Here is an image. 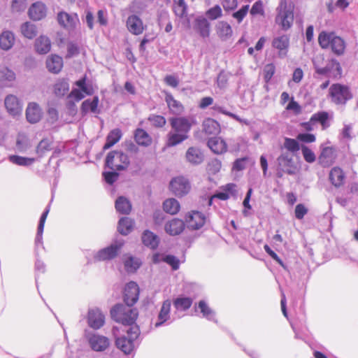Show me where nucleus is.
Returning a JSON list of instances; mask_svg holds the SVG:
<instances>
[{
  "mask_svg": "<svg viewBox=\"0 0 358 358\" xmlns=\"http://www.w3.org/2000/svg\"><path fill=\"white\" fill-rule=\"evenodd\" d=\"M148 120L151 124L157 128H162L166 124L165 117L162 115L152 114L148 117Z\"/></svg>",
  "mask_w": 358,
  "mask_h": 358,
  "instance_id": "nucleus-49",
  "label": "nucleus"
},
{
  "mask_svg": "<svg viewBox=\"0 0 358 358\" xmlns=\"http://www.w3.org/2000/svg\"><path fill=\"white\" fill-rule=\"evenodd\" d=\"M216 34L222 41L229 39L233 35L231 25L225 21H220L215 27Z\"/></svg>",
  "mask_w": 358,
  "mask_h": 358,
  "instance_id": "nucleus-31",
  "label": "nucleus"
},
{
  "mask_svg": "<svg viewBox=\"0 0 358 358\" xmlns=\"http://www.w3.org/2000/svg\"><path fill=\"white\" fill-rule=\"evenodd\" d=\"M307 213L308 208L305 206L304 204L299 203L296 206L294 215L296 219L302 220Z\"/></svg>",
  "mask_w": 358,
  "mask_h": 358,
  "instance_id": "nucleus-62",
  "label": "nucleus"
},
{
  "mask_svg": "<svg viewBox=\"0 0 358 358\" xmlns=\"http://www.w3.org/2000/svg\"><path fill=\"white\" fill-rule=\"evenodd\" d=\"M312 121L315 122H318L321 124L322 129L323 130L326 129L329 127V123L328 122L329 118V115L327 111H320L314 113L312 116Z\"/></svg>",
  "mask_w": 358,
  "mask_h": 358,
  "instance_id": "nucleus-44",
  "label": "nucleus"
},
{
  "mask_svg": "<svg viewBox=\"0 0 358 358\" xmlns=\"http://www.w3.org/2000/svg\"><path fill=\"white\" fill-rule=\"evenodd\" d=\"M69 90V85L67 80L64 78L57 80L53 85V92L55 96H64Z\"/></svg>",
  "mask_w": 358,
  "mask_h": 358,
  "instance_id": "nucleus-40",
  "label": "nucleus"
},
{
  "mask_svg": "<svg viewBox=\"0 0 358 358\" xmlns=\"http://www.w3.org/2000/svg\"><path fill=\"white\" fill-rule=\"evenodd\" d=\"M207 145L210 150L217 155H222L227 151V144L220 137L209 138Z\"/></svg>",
  "mask_w": 358,
  "mask_h": 358,
  "instance_id": "nucleus-23",
  "label": "nucleus"
},
{
  "mask_svg": "<svg viewBox=\"0 0 358 358\" xmlns=\"http://www.w3.org/2000/svg\"><path fill=\"white\" fill-rule=\"evenodd\" d=\"M194 29L202 38H208L210 34V23L202 16L198 17L194 22Z\"/></svg>",
  "mask_w": 358,
  "mask_h": 358,
  "instance_id": "nucleus-19",
  "label": "nucleus"
},
{
  "mask_svg": "<svg viewBox=\"0 0 358 358\" xmlns=\"http://www.w3.org/2000/svg\"><path fill=\"white\" fill-rule=\"evenodd\" d=\"M284 147L288 151L292 152H296L300 150L299 143L297 141V139L285 138L284 142Z\"/></svg>",
  "mask_w": 358,
  "mask_h": 358,
  "instance_id": "nucleus-54",
  "label": "nucleus"
},
{
  "mask_svg": "<svg viewBox=\"0 0 358 358\" xmlns=\"http://www.w3.org/2000/svg\"><path fill=\"white\" fill-rule=\"evenodd\" d=\"M134 221L129 217H122L118 222L117 229L122 235L129 234L133 229Z\"/></svg>",
  "mask_w": 358,
  "mask_h": 358,
  "instance_id": "nucleus-41",
  "label": "nucleus"
},
{
  "mask_svg": "<svg viewBox=\"0 0 358 358\" xmlns=\"http://www.w3.org/2000/svg\"><path fill=\"white\" fill-rule=\"evenodd\" d=\"M248 160L249 158L247 157L236 159L233 164L232 169L236 171H240L245 169L246 167V164L248 162Z\"/></svg>",
  "mask_w": 358,
  "mask_h": 358,
  "instance_id": "nucleus-60",
  "label": "nucleus"
},
{
  "mask_svg": "<svg viewBox=\"0 0 358 358\" xmlns=\"http://www.w3.org/2000/svg\"><path fill=\"white\" fill-rule=\"evenodd\" d=\"M164 210L170 215H176L180 210V205L178 200L174 198L166 199L163 203Z\"/></svg>",
  "mask_w": 358,
  "mask_h": 358,
  "instance_id": "nucleus-38",
  "label": "nucleus"
},
{
  "mask_svg": "<svg viewBox=\"0 0 358 358\" xmlns=\"http://www.w3.org/2000/svg\"><path fill=\"white\" fill-rule=\"evenodd\" d=\"M127 27L134 35L141 34L144 31L143 21L135 15H131L127 18Z\"/></svg>",
  "mask_w": 358,
  "mask_h": 358,
  "instance_id": "nucleus-26",
  "label": "nucleus"
},
{
  "mask_svg": "<svg viewBox=\"0 0 358 358\" xmlns=\"http://www.w3.org/2000/svg\"><path fill=\"white\" fill-rule=\"evenodd\" d=\"M169 122L173 131L167 134L166 146L173 147L188 138L194 122L187 117H171Z\"/></svg>",
  "mask_w": 358,
  "mask_h": 358,
  "instance_id": "nucleus-1",
  "label": "nucleus"
},
{
  "mask_svg": "<svg viewBox=\"0 0 358 358\" xmlns=\"http://www.w3.org/2000/svg\"><path fill=\"white\" fill-rule=\"evenodd\" d=\"M124 264L127 272H134L140 266L141 263L138 259H135L132 257H129L124 260Z\"/></svg>",
  "mask_w": 358,
  "mask_h": 358,
  "instance_id": "nucleus-51",
  "label": "nucleus"
},
{
  "mask_svg": "<svg viewBox=\"0 0 358 358\" xmlns=\"http://www.w3.org/2000/svg\"><path fill=\"white\" fill-rule=\"evenodd\" d=\"M5 107L11 115L15 116L21 113L22 107L17 97L13 94L6 96L4 101Z\"/></svg>",
  "mask_w": 358,
  "mask_h": 358,
  "instance_id": "nucleus-21",
  "label": "nucleus"
},
{
  "mask_svg": "<svg viewBox=\"0 0 358 358\" xmlns=\"http://www.w3.org/2000/svg\"><path fill=\"white\" fill-rule=\"evenodd\" d=\"M15 43L14 34L10 31H4L0 35V48L4 50L10 49Z\"/></svg>",
  "mask_w": 358,
  "mask_h": 358,
  "instance_id": "nucleus-35",
  "label": "nucleus"
},
{
  "mask_svg": "<svg viewBox=\"0 0 358 358\" xmlns=\"http://www.w3.org/2000/svg\"><path fill=\"white\" fill-rule=\"evenodd\" d=\"M192 302L189 297H178L173 301V305L178 310H186L191 307Z\"/></svg>",
  "mask_w": 358,
  "mask_h": 358,
  "instance_id": "nucleus-45",
  "label": "nucleus"
},
{
  "mask_svg": "<svg viewBox=\"0 0 358 358\" xmlns=\"http://www.w3.org/2000/svg\"><path fill=\"white\" fill-rule=\"evenodd\" d=\"M128 338L126 336H121L117 338L115 344L117 348L121 350L124 353L130 354L134 348V341L136 340L140 334V329L138 326L129 327L127 331Z\"/></svg>",
  "mask_w": 358,
  "mask_h": 358,
  "instance_id": "nucleus-7",
  "label": "nucleus"
},
{
  "mask_svg": "<svg viewBox=\"0 0 358 358\" xmlns=\"http://www.w3.org/2000/svg\"><path fill=\"white\" fill-rule=\"evenodd\" d=\"M134 138L137 145L142 147H149L152 143V138L143 129L138 128L134 131Z\"/></svg>",
  "mask_w": 358,
  "mask_h": 358,
  "instance_id": "nucleus-28",
  "label": "nucleus"
},
{
  "mask_svg": "<svg viewBox=\"0 0 358 358\" xmlns=\"http://www.w3.org/2000/svg\"><path fill=\"white\" fill-rule=\"evenodd\" d=\"M250 13L252 16L261 15L264 16V9L263 3L261 1H256L252 6Z\"/></svg>",
  "mask_w": 358,
  "mask_h": 358,
  "instance_id": "nucleus-56",
  "label": "nucleus"
},
{
  "mask_svg": "<svg viewBox=\"0 0 358 358\" xmlns=\"http://www.w3.org/2000/svg\"><path fill=\"white\" fill-rule=\"evenodd\" d=\"M202 131L206 135L217 134L220 131V124L213 118H206L202 123Z\"/></svg>",
  "mask_w": 358,
  "mask_h": 358,
  "instance_id": "nucleus-32",
  "label": "nucleus"
},
{
  "mask_svg": "<svg viewBox=\"0 0 358 358\" xmlns=\"http://www.w3.org/2000/svg\"><path fill=\"white\" fill-rule=\"evenodd\" d=\"M206 15L211 20H217L222 16V8L219 5H215L206 10Z\"/></svg>",
  "mask_w": 358,
  "mask_h": 358,
  "instance_id": "nucleus-52",
  "label": "nucleus"
},
{
  "mask_svg": "<svg viewBox=\"0 0 358 358\" xmlns=\"http://www.w3.org/2000/svg\"><path fill=\"white\" fill-rule=\"evenodd\" d=\"M285 108L287 110L292 111L294 114L296 115H299L302 111L301 106L294 100V97L290 99L289 103Z\"/></svg>",
  "mask_w": 358,
  "mask_h": 358,
  "instance_id": "nucleus-59",
  "label": "nucleus"
},
{
  "mask_svg": "<svg viewBox=\"0 0 358 358\" xmlns=\"http://www.w3.org/2000/svg\"><path fill=\"white\" fill-rule=\"evenodd\" d=\"M29 16L34 20H40L46 15V7L42 2L34 3L29 9Z\"/></svg>",
  "mask_w": 358,
  "mask_h": 358,
  "instance_id": "nucleus-29",
  "label": "nucleus"
},
{
  "mask_svg": "<svg viewBox=\"0 0 358 358\" xmlns=\"http://www.w3.org/2000/svg\"><path fill=\"white\" fill-rule=\"evenodd\" d=\"M139 287L134 281L128 282L124 289L123 299L129 306H133L138 300Z\"/></svg>",
  "mask_w": 358,
  "mask_h": 358,
  "instance_id": "nucleus-11",
  "label": "nucleus"
},
{
  "mask_svg": "<svg viewBox=\"0 0 358 358\" xmlns=\"http://www.w3.org/2000/svg\"><path fill=\"white\" fill-rule=\"evenodd\" d=\"M222 6L227 12L235 10L238 6L237 0H222Z\"/></svg>",
  "mask_w": 358,
  "mask_h": 358,
  "instance_id": "nucleus-63",
  "label": "nucleus"
},
{
  "mask_svg": "<svg viewBox=\"0 0 358 358\" xmlns=\"http://www.w3.org/2000/svg\"><path fill=\"white\" fill-rule=\"evenodd\" d=\"M171 302L169 299L164 301L162 303L161 310L158 315V322L155 323V327H159L169 318Z\"/></svg>",
  "mask_w": 358,
  "mask_h": 358,
  "instance_id": "nucleus-37",
  "label": "nucleus"
},
{
  "mask_svg": "<svg viewBox=\"0 0 358 358\" xmlns=\"http://www.w3.org/2000/svg\"><path fill=\"white\" fill-rule=\"evenodd\" d=\"M34 46L38 53L44 55L50 51L51 42L48 37L41 36L36 40Z\"/></svg>",
  "mask_w": 358,
  "mask_h": 358,
  "instance_id": "nucleus-33",
  "label": "nucleus"
},
{
  "mask_svg": "<svg viewBox=\"0 0 358 358\" xmlns=\"http://www.w3.org/2000/svg\"><path fill=\"white\" fill-rule=\"evenodd\" d=\"M10 161L17 165L28 166L34 162V159L20 157L17 155H12L10 157Z\"/></svg>",
  "mask_w": 358,
  "mask_h": 358,
  "instance_id": "nucleus-53",
  "label": "nucleus"
},
{
  "mask_svg": "<svg viewBox=\"0 0 358 358\" xmlns=\"http://www.w3.org/2000/svg\"><path fill=\"white\" fill-rule=\"evenodd\" d=\"M165 101L167 104L169 111L176 115H179L184 111V106L181 102L176 100L174 96L168 92H164Z\"/></svg>",
  "mask_w": 358,
  "mask_h": 358,
  "instance_id": "nucleus-25",
  "label": "nucleus"
},
{
  "mask_svg": "<svg viewBox=\"0 0 358 358\" xmlns=\"http://www.w3.org/2000/svg\"><path fill=\"white\" fill-rule=\"evenodd\" d=\"M301 152L305 161L308 163H313L315 161L316 157L315 153L306 145L301 146Z\"/></svg>",
  "mask_w": 358,
  "mask_h": 358,
  "instance_id": "nucleus-55",
  "label": "nucleus"
},
{
  "mask_svg": "<svg viewBox=\"0 0 358 358\" xmlns=\"http://www.w3.org/2000/svg\"><path fill=\"white\" fill-rule=\"evenodd\" d=\"M316 72L336 80L341 78L343 73L340 63L336 59H331L326 66L317 69Z\"/></svg>",
  "mask_w": 358,
  "mask_h": 358,
  "instance_id": "nucleus-9",
  "label": "nucleus"
},
{
  "mask_svg": "<svg viewBox=\"0 0 358 358\" xmlns=\"http://www.w3.org/2000/svg\"><path fill=\"white\" fill-rule=\"evenodd\" d=\"M20 31L23 36L29 39L35 38L38 34L36 26L29 22L23 23L21 25Z\"/></svg>",
  "mask_w": 358,
  "mask_h": 358,
  "instance_id": "nucleus-43",
  "label": "nucleus"
},
{
  "mask_svg": "<svg viewBox=\"0 0 358 358\" xmlns=\"http://www.w3.org/2000/svg\"><path fill=\"white\" fill-rule=\"evenodd\" d=\"M45 66L50 73L58 74L64 66L63 58L58 55L51 54L45 60Z\"/></svg>",
  "mask_w": 358,
  "mask_h": 358,
  "instance_id": "nucleus-17",
  "label": "nucleus"
},
{
  "mask_svg": "<svg viewBox=\"0 0 358 358\" xmlns=\"http://www.w3.org/2000/svg\"><path fill=\"white\" fill-rule=\"evenodd\" d=\"M106 166L113 171H124L130 165L129 156L122 150H113L108 153L106 160Z\"/></svg>",
  "mask_w": 358,
  "mask_h": 358,
  "instance_id": "nucleus-6",
  "label": "nucleus"
},
{
  "mask_svg": "<svg viewBox=\"0 0 358 358\" xmlns=\"http://www.w3.org/2000/svg\"><path fill=\"white\" fill-rule=\"evenodd\" d=\"M163 262L170 265L173 270L176 271L179 268L180 260L175 256L169 255L163 257Z\"/></svg>",
  "mask_w": 358,
  "mask_h": 358,
  "instance_id": "nucleus-57",
  "label": "nucleus"
},
{
  "mask_svg": "<svg viewBox=\"0 0 358 358\" xmlns=\"http://www.w3.org/2000/svg\"><path fill=\"white\" fill-rule=\"evenodd\" d=\"M123 243L110 245V246L100 250L95 255L94 258L97 261H106L115 258L118 251L122 247Z\"/></svg>",
  "mask_w": 358,
  "mask_h": 358,
  "instance_id": "nucleus-16",
  "label": "nucleus"
},
{
  "mask_svg": "<svg viewBox=\"0 0 358 358\" xmlns=\"http://www.w3.org/2000/svg\"><path fill=\"white\" fill-rule=\"evenodd\" d=\"M185 220L189 228L196 230L204 225L206 217L199 211L192 210L186 215Z\"/></svg>",
  "mask_w": 358,
  "mask_h": 358,
  "instance_id": "nucleus-14",
  "label": "nucleus"
},
{
  "mask_svg": "<svg viewBox=\"0 0 358 358\" xmlns=\"http://www.w3.org/2000/svg\"><path fill=\"white\" fill-rule=\"evenodd\" d=\"M173 9L175 14L182 17L187 13V6L184 0H173Z\"/></svg>",
  "mask_w": 358,
  "mask_h": 358,
  "instance_id": "nucleus-47",
  "label": "nucleus"
},
{
  "mask_svg": "<svg viewBox=\"0 0 358 358\" xmlns=\"http://www.w3.org/2000/svg\"><path fill=\"white\" fill-rule=\"evenodd\" d=\"M336 159V150L332 147L322 148L318 157L319 164L322 167H329L332 165Z\"/></svg>",
  "mask_w": 358,
  "mask_h": 358,
  "instance_id": "nucleus-18",
  "label": "nucleus"
},
{
  "mask_svg": "<svg viewBox=\"0 0 358 358\" xmlns=\"http://www.w3.org/2000/svg\"><path fill=\"white\" fill-rule=\"evenodd\" d=\"M110 315L116 322L125 326L134 327L138 316V310L128 305L117 303L110 310Z\"/></svg>",
  "mask_w": 358,
  "mask_h": 358,
  "instance_id": "nucleus-2",
  "label": "nucleus"
},
{
  "mask_svg": "<svg viewBox=\"0 0 358 358\" xmlns=\"http://www.w3.org/2000/svg\"><path fill=\"white\" fill-rule=\"evenodd\" d=\"M75 84L80 87L82 92L86 95H92L94 92L92 85H86V76H84L81 79L77 80Z\"/></svg>",
  "mask_w": 358,
  "mask_h": 358,
  "instance_id": "nucleus-50",
  "label": "nucleus"
},
{
  "mask_svg": "<svg viewBox=\"0 0 358 358\" xmlns=\"http://www.w3.org/2000/svg\"><path fill=\"white\" fill-rule=\"evenodd\" d=\"M317 41L322 49L330 48L336 55L340 56L345 52V41L334 31H322L318 35Z\"/></svg>",
  "mask_w": 358,
  "mask_h": 358,
  "instance_id": "nucleus-3",
  "label": "nucleus"
},
{
  "mask_svg": "<svg viewBox=\"0 0 358 358\" xmlns=\"http://www.w3.org/2000/svg\"><path fill=\"white\" fill-rule=\"evenodd\" d=\"M87 341L92 350L96 352H103L110 345V341L106 336L96 334L90 335Z\"/></svg>",
  "mask_w": 358,
  "mask_h": 358,
  "instance_id": "nucleus-12",
  "label": "nucleus"
},
{
  "mask_svg": "<svg viewBox=\"0 0 358 358\" xmlns=\"http://www.w3.org/2000/svg\"><path fill=\"white\" fill-rule=\"evenodd\" d=\"M142 241L143 244L152 249H155L158 246L159 238L152 231L146 230L142 236Z\"/></svg>",
  "mask_w": 358,
  "mask_h": 358,
  "instance_id": "nucleus-42",
  "label": "nucleus"
},
{
  "mask_svg": "<svg viewBox=\"0 0 358 358\" xmlns=\"http://www.w3.org/2000/svg\"><path fill=\"white\" fill-rule=\"evenodd\" d=\"M51 145L52 142L47 138H44L41 140L38 144L36 149V152L40 157H42L46 152L51 150Z\"/></svg>",
  "mask_w": 358,
  "mask_h": 358,
  "instance_id": "nucleus-48",
  "label": "nucleus"
},
{
  "mask_svg": "<svg viewBox=\"0 0 358 358\" xmlns=\"http://www.w3.org/2000/svg\"><path fill=\"white\" fill-rule=\"evenodd\" d=\"M169 189L175 196L182 197L190 192L191 185L187 178L184 176H177L170 181Z\"/></svg>",
  "mask_w": 358,
  "mask_h": 358,
  "instance_id": "nucleus-8",
  "label": "nucleus"
},
{
  "mask_svg": "<svg viewBox=\"0 0 358 358\" xmlns=\"http://www.w3.org/2000/svg\"><path fill=\"white\" fill-rule=\"evenodd\" d=\"M16 78L15 73L13 71L7 66L0 67V80L2 82H12Z\"/></svg>",
  "mask_w": 358,
  "mask_h": 358,
  "instance_id": "nucleus-46",
  "label": "nucleus"
},
{
  "mask_svg": "<svg viewBox=\"0 0 358 358\" xmlns=\"http://www.w3.org/2000/svg\"><path fill=\"white\" fill-rule=\"evenodd\" d=\"M294 10L293 3L288 4L286 0L280 1L275 17V22L280 26L282 30L287 31L292 27L294 19Z\"/></svg>",
  "mask_w": 358,
  "mask_h": 358,
  "instance_id": "nucleus-4",
  "label": "nucleus"
},
{
  "mask_svg": "<svg viewBox=\"0 0 358 358\" xmlns=\"http://www.w3.org/2000/svg\"><path fill=\"white\" fill-rule=\"evenodd\" d=\"M115 208L120 213L128 215L131 211V204L127 198L120 196L115 201Z\"/></svg>",
  "mask_w": 358,
  "mask_h": 358,
  "instance_id": "nucleus-39",
  "label": "nucleus"
},
{
  "mask_svg": "<svg viewBox=\"0 0 358 358\" xmlns=\"http://www.w3.org/2000/svg\"><path fill=\"white\" fill-rule=\"evenodd\" d=\"M279 166L285 169V172L289 175L296 173V166L293 161V156L287 152L282 153L277 159Z\"/></svg>",
  "mask_w": 358,
  "mask_h": 358,
  "instance_id": "nucleus-20",
  "label": "nucleus"
},
{
  "mask_svg": "<svg viewBox=\"0 0 358 358\" xmlns=\"http://www.w3.org/2000/svg\"><path fill=\"white\" fill-rule=\"evenodd\" d=\"M186 159L192 164H199L204 159L203 152L198 147H189L185 154Z\"/></svg>",
  "mask_w": 358,
  "mask_h": 358,
  "instance_id": "nucleus-30",
  "label": "nucleus"
},
{
  "mask_svg": "<svg viewBox=\"0 0 358 358\" xmlns=\"http://www.w3.org/2000/svg\"><path fill=\"white\" fill-rule=\"evenodd\" d=\"M57 21L62 27L71 31L74 30L79 23V18L77 14L71 15L62 11L57 14Z\"/></svg>",
  "mask_w": 358,
  "mask_h": 358,
  "instance_id": "nucleus-15",
  "label": "nucleus"
},
{
  "mask_svg": "<svg viewBox=\"0 0 358 358\" xmlns=\"http://www.w3.org/2000/svg\"><path fill=\"white\" fill-rule=\"evenodd\" d=\"M290 44L289 36L282 34L274 37L271 42L272 47L278 50V56L284 58L287 56Z\"/></svg>",
  "mask_w": 358,
  "mask_h": 358,
  "instance_id": "nucleus-10",
  "label": "nucleus"
},
{
  "mask_svg": "<svg viewBox=\"0 0 358 358\" xmlns=\"http://www.w3.org/2000/svg\"><path fill=\"white\" fill-rule=\"evenodd\" d=\"M87 322L90 327L99 329L104 324L105 317L99 310H91L88 313Z\"/></svg>",
  "mask_w": 358,
  "mask_h": 358,
  "instance_id": "nucleus-22",
  "label": "nucleus"
},
{
  "mask_svg": "<svg viewBox=\"0 0 358 358\" xmlns=\"http://www.w3.org/2000/svg\"><path fill=\"white\" fill-rule=\"evenodd\" d=\"M122 134L120 129L111 130L106 136V141L103 147L106 150L115 145L122 138Z\"/></svg>",
  "mask_w": 358,
  "mask_h": 358,
  "instance_id": "nucleus-34",
  "label": "nucleus"
},
{
  "mask_svg": "<svg viewBox=\"0 0 358 358\" xmlns=\"http://www.w3.org/2000/svg\"><path fill=\"white\" fill-rule=\"evenodd\" d=\"M42 117V111L36 103H29L26 110V117L29 122L34 124L38 122Z\"/></svg>",
  "mask_w": 358,
  "mask_h": 358,
  "instance_id": "nucleus-27",
  "label": "nucleus"
},
{
  "mask_svg": "<svg viewBox=\"0 0 358 358\" xmlns=\"http://www.w3.org/2000/svg\"><path fill=\"white\" fill-rule=\"evenodd\" d=\"M249 10V5H245L241 7L238 10L232 14V17L241 23L244 17L246 16Z\"/></svg>",
  "mask_w": 358,
  "mask_h": 358,
  "instance_id": "nucleus-58",
  "label": "nucleus"
},
{
  "mask_svg": "<svg viewBox=\"0 0 358 358\" xmlns=\"http://www.w3.org/2000/svg\"><path fill=\"white\" fill-rule=\"evenodd\" d=\"M27 7V0H13L11 9L13 12H20Z\"/></svg>",
  "mask_w": 358,
  "mask_h": 358,
  "instance_id": "nucleus-61",
  "label": "nucleus"
},
{
  "mask_svg": "<svg viewBox=\"0 0 358 358\" xmlns=\"http://www.w3.org/2000/svg\"><path fill=\"white\" fill-rule=\"evenodd\" d=\"M328 96L334 104L343 106L352 99L353 94L348 85L334 83L329 88Z\"/></svg>",
  "mask_w": 358,
  "mask_h": 358,
  "instance_id": "nucleus-5",
  "label": "nucleus"
},
{
  "mask_svg": "<svg viewBox=\"0 0 358 358\" xmlns=\"http://www.w3.org/2000/svg\"><path fill=\"white\" fill-rule=\"evenodd\" d=\"M165 231L171 236H176L182 233L185 229V222L178 218H173L166 223Z\"/></svg>",
  "mask_w": 358,
  "mask_h": 358,
  "instance_id": "nucleus-24",
  "label": "nucleus"
},
{
  "mask_svg": "<svg viewBox=\"0 0 358 358\" xmlns=\"http://www.w3.org/2000/svg\"><path fill=\"white\" fill-rule=\"evenodd\" d=\"M99 99L97 96L93 97L92 100L87 99L84 101L80 106V111L83 115H86L88 112L96 113Z\"/></svg>",
  "mask_w": 358,
  "mask_h": 358,
  "instance_id": "nucleus-36",
  "label": "nucleus"
},
{
  "mask_svg": "<svg viewBox=\"0 0 358 358\" xmlns=\"http://www.w3.org/2000/svg\"><path fill=\"white\" fill-rule=\"evenodd\" d=\"M296 139L298 141H300L303 143H313L316 141V137L313 134L304 133V134H299L297 136Z\"/></svg>",
  "mask_w": 358,
  "mask_h": 358,
  "instance_id": "nucleus-64",
  "label": "nucleus"
},
{
  "mask_svg": "<svg viewBox=\"0 0 358 358\" xmlns=\"http://www.w3.org/2000/svg\"><path fill=\"white\" fill-rule=\"evenodd\" d=\"M328 179L331 185L336 189L342 187L346 180L345 173L338 166H334L329 172Z\"/></svg>",
  "mask_w": 358,
  "mask_h": 358,
  "instance_id": "nucleus-13",
  "label": "nucleus"
}]
</instances>
